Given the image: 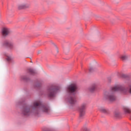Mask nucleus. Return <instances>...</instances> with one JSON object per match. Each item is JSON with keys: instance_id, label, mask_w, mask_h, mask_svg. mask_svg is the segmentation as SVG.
Returning <instances> with one entry per match:
<instances>
[{"instance_id": "6e6552de", "label": "nucleus", "mask_w": 131, "mask_h": 131, "mask_svg": "<svg viewBox=\"0 0 131 131\" xmlns=\"http://www.w3.org/2000/svg\"><path fill=\"white\" fill-rule=\"evenodd\" d=\"M30 6L28 4H19L17 6L18 10H24L29 8Z\"/></svg>"}, {"instance_id": "f8f14e48", "label": "nucleus", "mask_w": 131, "mask_h": 131, "mask_svg": "<svg viewBox=\"0 0 131 131\" xmlns=\"http://www.w3.org/2000/svg\"><path fill=\"white\" fill-rule=\"evenodd\" d=\"M115 117H116V118H120V117H121V114L118 112H115Z\"/></svg>"}, {"instance_id": "7ed1b4c3", "label": "nucleus", "mask_w": 131, "mask_h": 131, "mask_svg": "<svg viewBox=\"0 0 131 131\" xmlns=\"http://www.w3.org/2000/svg\"><path fill=\"white\" fill-rule=\"evenodd\" d=\"M77 85L75 84L70 85L67 88L68 93H70L68 98V101L71 105H74L76 103V97L73 93H75L77 91Z\"/></svg>"}, {"instance_id": "6ab92c4d", "label": "nucleus", "mask_w": 131, "mask_h": 131, "mask_svg": "<svg viewBox=\"0 0 131 131\" xmlns=\"http://www.w3.org/2000/svg\"><path fill=\"white\" fill-rule=\"evenodd\" d=\"M43 131H52V129L48 128H45L43 129Z\"/></svg>"}, {"instance_id": "412c9836", "label": "nucleus", "mask_w": 131, "mask_h": 131, "mask_svg": "<svg viewBox=\"0 0 131 131\" xmlns=\"http://www.w3.org/2000/svg\"><path fill=\"white\" fill-rule=\"evenodd\" d=\"M57 53H59V51H58V50H57Z\"/></svg>"}, {"instance_id": "f3484780", "label": "nucleus", "mask_w": 131, "mask_h": 131, "mask_svg": "<svg viewBox=\"0 0 131 131\" xmlns=\"http://www.w3.org/2000/svg\"><path fill=\"white\" fill-rule=\"evenodd\" d=\"M6 60L8 61V62H10V61H12V58L10 56H7Z\"/></svg>"}, {"instance_id": "9d476101", "label": "nucleus", "mask_w": 131, "mask_h": 131, "mask_svg": "<svg viewBox=\"0 0 131 131\" xmlns=\"http://www.w3.org/2000/svg\"><path fill=\"white\" fill-rule=\"evenodd\" d=\"M95 90H96V84H93L89 88V91H90V92H91V93H93V92H95Z\"/></svg>"}, {"instance_id": "ddd939ff", "label": "nucleus", "mask_w": 131, "mask_h": 131, "mask_svg": "<svg viewBox=\"0 0 131 131\" xmlns=\"http://www.w3.org/2000/svg\"><path fill=\"white\" fill-rule=\"evenodd\" d=\"M123 110L125 113H131L130 109L128 108V107L124 106L123 107Z\"/></svg>"}, {"instance_id": "dca6fc26", "label": "nucleus", "mask_w": 131, "mask_h": 131, "mask_svg": "<svg viewBox=\"0 0 131 131\" xmlns=\"http://www.w3.org/2000/svg\"><path fill=\"white\" fill-rule=\"evenodd\" d=\"M82 131H91L89 128L86 127H84L82 128Z\"/></svg>"}, {"instance_id": "9b49d317", "label": "nucleus", "mask_w": 131, "mask_h": 131, "mask_svg": "<svg viewBox=\"0 0 131 131\" xmlns=\"http://www.w3.org/2000/svg\"><path fill=\"white\" fill-rule=\"evenodd\" d=\"M28 70L29 71L28 73L32 75H34V74H35L36 73V72H35V71H34L33 69H29Z\"/></svg>"}, {"instance_id": "f257e3e1", "label": "nucleus", "mask_w": 131, "mask_h": 131, "mask_svg": "<svg viewBox=\"0 0 131 131\" xmlns=\"http://www.w3.org/2000/svg\"><path fill=\"white\" fill-rule=\"evenodd\" d=\"M121 92L124 95L131 94V84H129L128 87L124 88L120 85H118L112 88V91L106 93L104 95V98L111 102H113L116 100V96L114 95V92Z\"/></svg>"}, {"instance_id": "a211bd4d", "label": "nucleus", "mask_w": 131, "mask_h": 131, "mask_svg": "<svg viewBox=\"0 0 131 131\" xmlns=\"http://www.w3.org/2000/svg\"><path fill=\"white\" fill-rule=\"evenodd\" d=\"M95 71V70L93 68H90L89 69V72H94Z\"/></svg>"}, {"instance_id": "423d86ee", "label": "nucleus", "mask_w": 131, "mask_h": 131, "mask_svg": "<svg viewBox=\"0 0 131 131\" xmlns=\"http://www.w3.org/2000/svg\"><path fill=\"white\" fill-rule=\"evenodd\" d=\"M3 47H5V48H8L9 49H10V50H13L14 43L8 40H5L3 42Z\"/></svg>"}, {"instance_id": "2eb2a0df", "label": "nucleus", "mask_w": 131, "mask_h": 131, "mask_svg": "<svg viewBox=\"0 0 131 131\" xmlns=\"http://www.w3.org/2000/svg\"><path fill=\"white\" fill-rule=\"evenodd\" d=\"M21 79H23L25 81H28L29 80V79L26 76H21Z\"/></svg>"}, {"instance_id": "4468645a", "label": "nucleus", "mask_w": 131, "mask_h": 131, "mask_svg": "<svg viewBox=\"0 0 131 131\" xmlns=\"http://www.w3.org/2000/svg\"><path fill=\"white\" fill-rule=\"evenodd\" d=\"M128 58V57L126 55H122L120 57V59L122 61H126V60H127Z\"/></svg>"}, {"instance_id": "20e7f679", "label": "nucleus", "mask_w": 131, "mask_h": 131, "mask_svg": "<svg viewBox=\"0 0 131 131\" xmlns=\"http://www.w3.org/2000/svg\"><path fill=\"white\" fill-rule=\"evenodd\" d=\"M59 90H60V87L58 86H51L48 90V96L49 98H53V97H55V95L56 93H57V91H59Z\"/></svg>"}, {"instance_id": "0eeeda50", "label": "nucleus", "mask_w": 131, "mask_h": 131, "mask_svg": "<svg viewBox=\"0 0 131 131\" xmlns=\"http://www.w3.org/2000/svg\"><path fill=\"white\" fill-rule=\"evenodd\" d=\"M11 31L8 28H3L2 29V34L3 36H7V35H9L10 34V33Z\"/></svg>"}, {"instance_id": "aec40b11", "label": "nucleus", "mask_w": 131, "mask_h": 131, "mask_svg": "<svg viewBox=\"0 0 131 131\" xmlns=\"http://www.w3.org/2000/svg\"><path fill=\"white\" fill-rule=\"evenodd\" d=\"M121 76H122V77L123 78H126V77H127V76L126 75H124V74H122V75H121Z\"/></svg>"}, {"instance_id": "1a4fd4ad", "label": "nucleus", "mask_w": 131, "mask_h": 131, "mask_svg": "<svg viewBox=\"0 0 131 131\" xmlns=\"http://www.w3.org/2000/svg\"><path fill=\"white\" fill-rule=\"evenodd\" d=\"M99 111L101 112V113H104L105 114H109V111L104 107H101L99 108Z\"/></svg>"}, {"instance_id": "f03ea898", "label": "nucleus", "mask_w": 131, "mask_h": 131, "mask_svg": "<svg viewBox=\"0 0 131 131\" xmlns=\"http://www.w3.org/2000/svg\"><path fill=\"white\" fill-rule=\"evenodd\" d=\"M31 108L32 109H33V110H35V109H37L38 108H41L43 112H45V113H48V112L50 111V108L48 105H45L40 102H35L33 103V106H31V107L28 106L24 107L23 110V114L25 116H29L31 113V111H30Z\"/></svg>"}, {"instance_id": "39448f33", "label": "nucleus", "mask_w": 131, "mask_h": 131, "mask_svg": "<svg viewBox=\"0 0 131 131\" xmlns=\"http://www.w3.org/2000/svg\"><path fill=\"white\" fill-rule=\"evenodd\" d=\"M86 108V104L83 103L79 108V116L81 118L85 115V108Z\"/></svg>"}]
</instances>
